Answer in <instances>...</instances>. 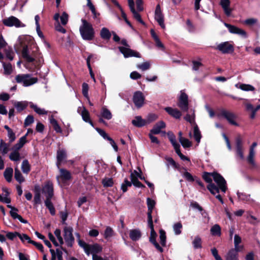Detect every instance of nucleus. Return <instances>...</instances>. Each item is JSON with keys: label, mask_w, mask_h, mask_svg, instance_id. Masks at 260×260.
Instances as JSON below:
<instances>
[{"label": "nucleus", "mask_w": 260, "mask_h": 260, "mask_svg": "<svg viewBox=\"0 0 260 260\" xmlns=\"http://www.w3.org/2000/svg\"><path fill=\"white\" fill-rule=\"evenodd\" d=\"M203 178L208 183L207 189L223 204V201L219 193L220 190L224 193L227 189L226 182L223 177L217 173L205 172L203 175Z\"/></svg>", "instance_id": "f257e3e1"}, {"label": "nucleus", "mask_w": 260, "mask_h": 260, "mask_svg": "<svg viewBox=\"0 0 260 260\" xmlns=\"http://www.w3.org/2000/svg\"><path fill=\"white\" fill-rule=\"evenodd\" d=\"M82 24L79 28V31L84 40L91 41L94 38V30L91 23L85 19H81Z\"/></svg>", "instance_id": "f03ea898"}, {"label": "nucleus", "mask_w": 260, "mask_h": 260, "mask_svg": "<svg viewBox=\"0 0 260 260\" xmlns=\"http://www.w3.org/2000/svg\"><path fill=\"white\" fill-rule=\"evenodd\" d=\"M15 107L18 112H21L25 109L28 105L36 113L39 115H46L48 112L44 109L39 107L36 104L32 102L27 101L15 102L14 104Z\"/></svg>", "instance_id": "7ed1b4c3"}, {"label": "nucleus", "mask_w": 260, "mask_h": 260, "mask_svg": "<svg viewBox=\"0 0 260 260\" xmlns=\"http://www.w3.org/2000/svg\"><path fill=\"white\" fill-rule=\"evenodd\" d=\"M15 80L17 83L22 84L25 86H29L38 81V79L35 77H32L30 74H18L15 77Z\"/></svg>", "instance_id": "20e7f679"}, {"label": "nucleus", "mask_w": 260, "mask_h": 260, "mask_svg": "<svg viewBox=\"0 0 260 260\" xmlns=\"http://www.w3.org/2000/svg\"><path fill=\"white\" fill-rule=\"evenodd\" d=\"M178 106L182 111L186 112L188 110V95L183 90L180 91V95L178 99Z\"/></svg>", "instance_id": "39448f33"}, {"label": "nucleus", "mask_w": 260, "mask_h": 260, "mask_svg": "<svg viewBox=\"0 0 260 260\" xmlns=\"http://www.w3.org/2000/svg\"><path fill=\"white\" fill-rule=\"evenodd\" d=\"M73 231V228L70 226H65L63 229L64 239L67 245L69 247H72L74 242Z\"/></svg>", "instance_id": "423d86ee"}, {"label": "nucleus", "mask_w": 260, "mask_h": 260, "mask_svg": "<svg viewBox=\"0 0 260 260\" xmlns=\"http://www.w3.org/2000/svg\"><path fill=\"white\" fill-rule=\"evenodd\" d=\"M3 23L7 26L12 27L15 26L16 27H23L25 25L21 23V22L16 17L14 16H11L8 18L5 19L3 21Z\"/></svg>", "instance_id": "0eeeda50"}, {"label": "nucleus", "mask_w": 260, "mask_h": 260, "mask_svg": "<svg viewBox=\"0 0 260 260\" xmlns=\"http://www.w3.org/2000/svg\"><path fill=\"white\" fill-rule=\"evenodd\" d=\"M218 116H221V117H224L225 119H226L228 121V122L230 124H231L232 125H238L237 122L235 121V119H236V116L235 114L232 112H230L229 111H228V110H226L224 109H222L220 111V113L218 115Z\"/></svg>", "instance_id": "6e6552de"}, {"label": "nucleus", "mask_w": 260, "mask_h": 260, "mask_svg": "<svg viewBox=\"0 0 260 260\" xmlns=\"http://www.w3.org/2000/svg\"><path fill=\"white\" fill-rule=\"evenodd\" d=\"M42 192L46 197V199H51L54 195L53 185L52 182H46L42 188Z\"/></svg>", "instance_id": "1a4fd4ad"}, {"label": "nucleus", "mask_w": 260, "mask_h": 260, "mask_svg": "<svg viewBox=\"0 0 260 260\" xmlns=\"http://www.w3.org/2000/svg\"><path fill=\"white\" fill-rule=\"evenodd\" d=\"M118 49L125 58L130 57H141V55L139 52L130 49L129 47H119Z\"/></svg>", "instance_id": "9d476101"}, {"label": "nucleus", "mask_w": 260, "mask_h": 260, "mask_svg": "<svg viewBox=\"0 0 260 260\" xmlns=\"http://www.w3.org/2000/svg\"><path fill=\"white\" fill-rule=\"evenodd\" d=\"M224 24L231 34H237L244 38L247 37V33L244 30L226 23H224Z\"/></svg>", "instance_id": "9b49d317"}, {"label": "nucleus", "mask_w": 260, "mask_h": 260, "mask_svg": "<svg viewBox=\"0 0 260 260\" xmlns=\"http://www.w3.org/2000/svg\"><path fill=\"white\" fill-rule=\"evenodd\" d=\"M216 49L223 54H229L233 52L234 49L233 46L228 42L221 43L217 45Z\"/></svg>", "instance_id": "f8f14e48"}, {"label": "nucleus", "mask_w": 260, "mask_h": 260, "mask_svg": "<svg viewBox=\"0 0 260 260\" xmlns=\"http://www.w3.org/2000/svg\"><path fill=\"white\" fill-rule=\"evenodd\" d=\"M154 18L161 28H165V25L164 23V16L161 12L159 5H157L156 7L154 14Z\"/></svg>", "instance_id": "ddd939ff"}, {"label": "nucleus", "mask_w": 260, "mask_h": 260, "mask_svg": "<svg viewBox=\"0 0 260 260\" xmlns=\"http://www.w3.org/2000/svg\"><path fill=\"white\" fill-rule=\"evenodd\" d=\"M77 112L82 116L83 121L89 123L90 125H91L92 127H94L93 123L90 118L89 113L84 107H79L77 109Z\"/></svg>", "instance_id": "4468645a"}, {"label": "nucleus", "mask_w": 260, "mask_h": 260, "mask_svg": "<svg viewBox=\"0 0 260 260\" xmlns=\"http://www.w3.org/2000/svg\"><path fill=\"white\" fill-rule=\"evenodd\" d=\"M145 98L143 94L141 91H136L133 95V102L135 106L138 108H141L144 104Z\"/></svg>", "instance_id": "2eb2a0df"}, {"label": "nucleus", "mask_w": 260, "mask_h": 260, "mask_svg": "<svg viewBox=\"0 0 260 260\" xmlns=\"http://www.w3.org/2000/svg\"><path fill=\"white\" fill-rule=\"evenodd\" d=\"M59 170L60 175L57 177V179L58 180L59 178L62 181H68L70 180L71 178V174L70 171L66 169L58 168Z\"/></svg>", "instance_id": "dca6fc26"}, {"label": "nucleus", "mask_w": 260, "mask_h": 260, "mask_svg": "<svg viewBox=\"0 0 260 260\" xmlns=\"http://www.w3.org/2000/svg\"><path fill=\"white\" fill-rule=\"evenodd\" d=\"M244 105L246 107V110L251 112L250 118L254 119L256 112L260 109V104L257 105L255 108L253 107V105L249 103H246Z\"/></svg>", "instance_id": "f3484780"}, {"label": "nucleus", "mask_w": 260, "mask_h": 260, "mask_svg": "<svg viewBox=\"0 0 260 260\" xmlns=\"http://www.w3.org/2000/svg\"><path fill=\"white\" fill-rule=\"evenodd\" d=\"M165 110L170 115L176 119H179L181 116V112L177 109L168 107H166Z\"/></svg>", "instance_id": "a211bd4d"}, {"label": "nucleus", "mask_w": 260, "mask_h": 260, "mask_svg": "<svg viewBox=\"0 0 260 260\" xmlns=\"http://www.w3.org/2000/svg\"><path fill=\"white\" fill-rule=\"evenodd\" d=\"M230 0H220V5L222 8L224 13L226 16H229L231 14L232 10L230 8Z\"/></svg>", "instance_id": "6ab92c4d"}, {"label": "nucleus", "mask_w": 260, "mask_h": 260, "mask_svg": "<svg viewBox=\"0 0 260 260\" xmlns=\"http://www.w3.org/2000/svg\"><path fill=\"white\" fill-rule=\"evenodd\" d=\"M102 250V247L97 244L94 245H89L86 254L88 255H89L90 254H92V255H93V254H97L98 253L101 252Z\"/></svg>", "instance_id": "aec40b11"}, {"label": "nucleus", "mask_w": 260, "mask_h": 260, "mask_svg": "<svg viewBox=\"0 0 260 260\" xmlns=\"http://www.w3.org/2000/svg\"><path fill=\"white\" fill-rule=\"evenodd\" d=\"M166 127V124L163 121L157 122L150 131L151 134L157 135L161 133V129Z\"/></svg>", "instance_id": "412c9836"}, {"label": "nucleus", "mask_w": 260, "mask_h": 260, "mask_svg": "<svg viewBox=\"0 0 260 260\" xmlns=\"http://www.w3.org/2000/svg\"><path fill=\"white\" fill-rule=\"evenodd\" d=\"M237 196L241 201L245 202L248 203H252L254 202V200L250 198V195L245 192L237 191Z\"/></svg>", "instance_id": "4be33fe9"}, {"label": "nucleus", "mask_w": 260, "mask_h": 260, "mask_svg": "<svg viewBox=\"0 0 260 260\" xmlns=\"http://www.w3.org/2000/svg\"><path fill=\"white\" fill-rule=\"evenodd\" d=\"M67 157V153L64 150H58L57 151V162L56 166L57 168H59V165L61 161L63 160Z\"/></svg>", "instance_id": "5701e85b"}, {"label": "nucleus", "mask_w": 260, "mask_h": 260, "mask_svg": "<svg viewBox=\"0 0 260 260\" xmlns=\"http://www.w3.org/2000/svg\"><path fill=\"white\" fill-rule=\"evenodd\" d=\"M242 242L241 238L238 235L236 234L234 236V250H235L238 251H240L242 250L244 248V246L243 245H239V244Z\"/></svg>", "instance_id": "b1692460"}, {"label": "nucleus", "mask_w": 260, "mask_h": 260, "mask_svg": "<svg viewBox=\"0 0 260 260\" xmlns=\"http://www.w3.org/2000/svg\"><path fill=\"white\" fill-rule=\"evenodd\" d=\"M238 252L234 249H230L227 253L225 259L226 260H239Z\"/></svg>", "instance_id": "393cba45"}, {"label": "nucleus", "mask_w": 260, "mask_h": 260, "mask_svg": "<svg viewBox=\"0 0 260 260\" xmlns=\"http://www.w3.org/2000/svg\"><path fill=\"white\" fill-rule=\"evenodd\" d=\"M129 236L133 241H138L141 237V231L139 229L130 230Z\"/></svg>", "instance_id": "a878e982"}, {"label": "nucleus", "mask_w": 260, "mask_h": 260, "mask_svg": "<svg viewBox=\"0 0 260 260\" xmlns=\"http://www.w3.org/2000/svg\"><path fill=\"white\" fill-rule=\"evenodd\" d=\"M16 210H10V214L11 217L14 219H18L21 223H27L28 221L27 220L23 219L21 215L18 214V210L17 208L15 209Z\"/></svg>", "instance_id": "bb28decb"}, {"label": "nucleus", "mask_w": 260, "mask_h": 260, "mask_svg": "<svg viewBox=\"0 0 260 260\" xmlns=\"http://www.w3.org/2000/svg\"><path fill=\"white\" fill-rule=\"evenodd\" d=\"M22 55L24 59L27 62H31L34 60V57L29 54L28 49L27 46H24L22 50Z\"/></svg>", "instance_id": "cd10ccee"}, {"label": "nucleus", "mask_w": 260, "mask_h": 260, "mask_svg": "<svg viewBox=\"0 0 260 260\" xmlns=\"http://www.w3.org/2000/svg\"><path fill=\"white\" fill-rule=\"evenodd\" d=\"M101 114L103 118L107 120H110L112 117L111 112L106 106H104L102 108Z\"/></svg>", "instance_id": "c85d7f7f"}, {"label": "nucleus", "mask_w": 260, "mask_h": 260, "mask_svg": "<svg viewBox=\"0 0 260 260\" xmlns=\"http://www.w3.org/2000/svg\"><path fill=\"white\" fill-rule=\"evenodd\" d=\"M193 137L198 145L200 143L202 135L197 124H195V125L193 126Z\"/></svg>", "instance_id": "c756f323"}, {"label": "nucleus", "mask_w": 260, "mask_h": 260, "mask_svg": "<svg viewBox=\"0 0 260 260\" xmlns=\"http://www.w3.org/2000/svg\"><path fill=\"white\" fill-rule=\"evenodd\" d=\"M27 142L26 136L21 137L18 140V142L14 146L13 149H16L19 150L20 149L24 144Z\"/></svg>", "instance_id": "7c9ffc66"}, {"label": "nucleus", "mask_w": 260, "mask_h": 260, "mask_svg": "<svg viewBox=\"0 0 260 260\" xmlns=\"http://www.w3.org/2000/svg\"><path fill=\"white\" fill-rule=\"evenodd\" d=\"M50 123L52 125L54 131L57 133H61L62 129L60 126L58 125L57 121L51 116L49 118Z\"/></svg>", "instance_id": "2f4dec72"}, {"label": "nucleus", "mask_w": 260, "mask_h": 260, "mask_svg": "<svg viewBox=\"0 0 260 260\" xmlns=\"http://www.w3.org/2000/svg\"><path fill=\"white\" fill-rule=\"evenodd\" d=\"M132 124L137 127H142L145 125L146 122L141 116H136L135 118L132 120Z\"/></svg>", "instance_id": "473e14b6"}, {"label": "nucleus", "mask_w": 260, "mask_h": 260, "mask_svg": "<svg viewBox=\"0 0 260 260\" xmlns=\"http://www.w3.org/2000/svg\"><path fill=\"white\" fill-rule=\"evenodd\" d=\"M13 173V170L12 168H7L4 171V177L8 182H10L11 181Z\"/></svg>", "instance_id": "72a5a7b5"}, {"label": "nucleus", "mask_w": 260, "mask_h": 260, "mask_svg": "<svg viewBox=\"0 0 260 260\" xmlns=\"http://www.w3.org/2000/svg\"><path fill=\"white\" fill-rule=\"evenodd\" d=\"M19 150L13 149V151L10 154L9 158L14 161H18L20 160L21 157Z\"/></svg>", "instance_id": "f704fd0d"}, {"label": "nucleus", "mask_w": 260, "mask_h": 260, "mask_svg": "<svg viewBox=\"0 0 260 260\" xmlns=\"http://www.w3.org/2000/svg\"><path fill=\"white\" fill-rule=\"evenodd\" d=\"M51 199H46L45 201V205L49 210L50 214L52 215H54L55 214V209L51 201Z\"/></svg>", "instance_id": "c9c22d12"}, {"label": "nucleus", "mask_w": 260, "mask_h": 260, "mask_svg": "<svg viewBox=\"0 0 260 260\" xmlns=\"http://www.w3.org/2000/svg\"><path fill=\"white\" fill-rule=\"evenodd\" d=\"M211 234L213 236H220L221 235L220 226L217 224H214L210 229Z\"/></svg>", "instance_id": "e433bc0d"}, {"label": "nucleus", "mask_w": 260, "mask_h": 260, "mask_svg": "<svg viewBox=\"0 0 260 260\" xmlns=\"http://www.w3.org/2000/svg\"><path fill=\"white\" fill-rule=\"evenodd\" d=\"M14 177L16 180L19 183L24 181V178L17 167L15 168Z\"/></svg>", "instance_id": "4c0bfd02"}, {"label": "nucleus", "mask_w": 260, "mask_h": 260, "mask_svg": "<svg viewBox=\"0 0 260 260\" xmlns=\"http://www.w3.org/2000/svg\"><path fill=\"white\" fill-rule=\"evenodd\" d=\"M101 37L105 40H109L111 37V34L109 29L106 27H103L100 32Z\"/></svg>", "instance_id": "58836bf2"}, {"label": "nucleus", "mask_w": 260, "mask_h": 260, "mask_svg": "<svg viewBox=\"0 0 260 260\" xmlns=\"http://www.w3.org/2000/svg\"><path fill=\"white\" fill-rule=\"evenodd\" d=\"M21 170L22 172L25 174H28L30 170V167L27 160L25 159L22 161Z\"/></svg>", "instance_id": "ea45409f"}, {"label": "nucleus", "mask_w": 260, "mask_h": 260, "mask_svg": "<svg viewBox=\"0 0 260 260\" xmlns=\"http://www.w3.org/2000/svg\"><path fill=\"white\" fill-rule=\"evenodd\" d=\"M137 68L142 71H145L150 68V63L149 61H145L141 64H138L136 66Z\"/></svg>", "instance_id": "a19ab883"}, {"label": "nucleus", "mask_w": 260, "mask_h": 260, "mask_svg": "<svg viewBox=\"0 0 260 260\" xmlns=\"http://www.w3.org/2000/svg\"><path fill=\"white\" fill-rule=\"evenodd\" d=\"M155 202L154 200L150 199H147V205L148 206V213L147 214H149L152 215V212L153 209L155 206Z\"/></svg>", "instance_id": "79ce46f5"}, {"label": "nucleus", "mask_w": 260, "mask_h": 260, "mask_svg": "<svg viewBox=\"0 0 260 260\" xmlns=\"http://www.w3.org/2000/svg\"><path fill=\"white\" fill-rule=\"evenodd\" d=\"M114 232L113 229L110 226H107L104 232V238L108 240L114 235Z\"/></svg>", "instance_id": "37998d69"}, {"label": "nucleus", "mask_w": 260, "mask_h": 260, "mask_svg": "<svg viewBox=\"0 0 260 260\" xmlns=\"http://www.w3.org/2000/svg\"><path fill=\"white\" fill-rule=\"evenodd\" d=\"M254 151H253L252 150L251 151H249V153L247 158L248 162L253 167H256V163L255 162L254 159Z\"/></svg>", "instance_id": "c03bdc74"}, {"label": "nucleus", "mask_w": 260, "mask_h": 260, "mask_svg": "<svg viewBox=\"0 0 260 260\" xmlns=\"http://www.w3.org/2000/svg\"><path fill=\"white\" fill-rule=\"evenodd\" d=\"M184 119L188 122H189L190 124H193L195 125V113L194 110H192V113L191 115L187 114L185 116Z\"/></svg>", "instance_id": "a18cd8bd"}, {"label": "nucleus", "mask_w": 260, "mask_h": 260, "mask_svg": "<svg viewBox=\"0 0 260 260\" xmlns=\"http://www.w3.org/2000/svg\"><path fill=\"white\" fill-rule=\"evenodd\" d=\"M173 230L175 234L176 235H180L181 233V229L182 225L180 222L175 223L173 226Z\"/></svg>", "instance_id": "49530a36"}, {"label": "nucleus", "mask_w": 260, "mask_h": 260, "mask_svg": "<svg viewBox=\"0 0 260 260\" xmlns=\"http://www.w3.org/2000/svg\"><path fill=\"white\" fill-rule=\"evenodd\" d=\"M3 68L4 69V74L6 75H10L12 72V67L11 63H6L2 62Z\"/></svg>", "instance_id": "de8ad7c7"}, {"label": "nucleus", "mask_w": 260, "mask_h": 260, "mask_svg": "<svg viewBox=\"0 0 260 260\" xmlns=\"http://www.w3.org/2000/svg\"><path fill=\"white\" fill-rule=\"evenodd\" d=\"M239 88L242 90L246 91H252L255 90L254 86L250 84H242L240 85Z\"/></svg>", "instance_id": "09e8293b"}, {"label": "nucleus", "mask_w": 260, "mask_h": 260, "mask_svg": "<svg viewBox=\"0 0 260 260\" xmlns=\"http://www.w3.org/2000/svg\"><path fill=\"white\" fill-rule=\"evenodd\" d=\"M102 184L104 187H111L114 182L112 178H105L102 180Z\"/></svg>", "instance_id": "8fccbe9b"}, {"label": "nucleus", "mask_w": 260, "mask_h": 260, "mask_svg": "<svg viewBox=\"0 0 260 260\" xmlns=\"http://www.w3.org/2000/svg\"><path fill=\"white\" fill-rule=\"evenodd\" d=\"M132 185V180L128 181L127 179H125L124 182L122 183L121 186V189L122 190L123 192L127 191V188L131 187Z\"/></svg>", "instance_id": "3c124183"}, {"label": "nucleus", "mask_w": 260, "mask_h": 260, "mask_svg": "<svg viewBox=\"0 0 260 260\" xmlns=\"http://www.w3.org/2000/svg\"><path fill=\"white\" fill-rule=\"evenodd\" d=\"M194 248L198 249L202 247V240L200 237L196 236L192 242Z\"/></svg>", "instance_id": "603ef678"}, {"label": "nucleus", "mask_w": 260, "mask_h": 260, "mask_svg": "<svg viewBox=\"0 0 260 260\" xmlns=\"http://www.w3.org/2000/svg\"><path fill=\"white\" fill-rule=\"evenodd\" d=\"M131 11L133 13V17L140 23L143 25H145V23L141 18V15L135 10V9L131 10Z\"/></svg>", "instance_id": "864d4df0"}, {"label": "nucleus", "mask_w": 260, "mask_h": 260, "mask_svg": "<svg viewBox=\"0 0 260 260\" xmlns=\"http://www.w3.org/2000/svg\"><path fill=\"white\" fill-rule=\"evenodd\" d=\"M160 243L162 246H165L166 244V233L163 230L159 231Z\"/></svg>", "instance_id": "5fc2aeb1"}, {"label": "nucleus", "mask_w": 260, "mask_h": 260, "mask_svg": "<svg viewBox=\"0 0 260 260\" xmlns=\"http://www.w3.org/2000/svg\"><path fill=\"white\" fill-rule=\"evenodd\" d=\"M131 179L132 180V184L137 187H144V185H143L137 178H135L133 177V174H131Z\"/></svg>", "instance_id": "6e6d98bb"}, {"label": "nucleus", "mask_w": 260, "mask_h": 260, "mask_svg": "<svg viewBox=\"0 0 260 260\" xmlns=\"http://www.w3.org/2000/svg\"><path fill=\"white\" fill-rule=\"evenodd\" d=\"M54 234L58 241V244L59 245H62L64 243L63 239L61 236V231L59 229H56L54 231Z\"/></svg>", "instance_id": "4d7b16f0"}, {"label": "nucleus", "mask_w": 260, "mask_h": 260, "mask_svg": "<svg viewBox=\"0 0 260 260\" xmlns=\"http://www.w3.org/2000/svg\"><path fill=\"white\" fill-rule=\"evenodd\" d=\"M148 215V226L151 229V234L152 235L153 233L155 235V232L154 230L153 224V221H152V216L151 214H147Z\"/></svg>", "instance_id": "13d9d810"}, {"label": "nucleus", "mask_w": 260, "mask_h": 260, "mask_svg": "<svg viewBox=\"0 0 260 260\" xmlns=\"http://www.w3.org/2000/svg\"><path fill=\"white\" fill-rule=\"evenodd\" d=\"M167 135H168V138L169 139V140L170 141L173 146H174L176 145L179 144L176 141L175 136L173 134V133L172 132H169L167 133Z\"/></svg>", "instance_id": "bf43d9fd"}, {"label": "nucleus", "mask_w": 260, "mask_h": 260, "mask_svg": "<svg viewBox=\"0 0 260 260\" xmlns=\"http://www.w3.org/2000/svg\"><path fill=\"white\" fill-rule=\"evenodd\" d=\"M179 142L184 148H189L192 145L191 142L185 138L182 139Z\"/></svg>", "instance_id": "052dcab7"}, {"label": "nucleus", "mask_w": 260, "mask_h": 260, "mask_svg": "<svg viewBox=\"0 0 260 260\" xmlns=\"http://www.w3.org/2000/svg\"><path fill=\"white\" fill-rule=\"evenodd\" d=\"M18 237L24 243L27 242L28 243H31L32 242V240L30 239V237L26 234H19Z\"/></svg>", "instance_id": "680f3d73"}, {"label": "nucleus", "mask_w": 260, "mask_h": 260, "mask_svg": "<svg viewBox=\"0 0 260 260\" xmlns=\"http://www.w3.org/2000/svg\"><path fill=\"white\" fill-rule=\"evenodd\" d=\"M60 19L61 24L63 25H66L68 22V14L65 12H63L61 16L60 17Z\"/></svg>", "instance_id": "e2e57ef3"}, {"label": "nucleus", "mask_w": 260, "mask_h": 260, "mask_svg": "<svg viewBox=\"0 0 260 260\" xmlns=\"http://www.w3.org/2000/svg\"><path fill=\"white\" fill-rule=\"evenodd\" d=\"M0 151H2V153L3 155L7 154L8 152V146L7 144L3 142V140H1Z\"/></svg>", "instance_id": "0e129e2a"}, {"label": "nucleus", "mask_w": 260, "mask_h": 260, "mask_svg": "<svg viewBox=\"0 0 260 260\" xmlns=\"http://www.w3.org/2000/svg\"><path fill=\"white\" fill-rule=\"evenodd\" d=\"M246 218L249 220V222L250 224L255 225L257 223L259 222V220L257 219V218L249 214L248 215H247Z\"/></svg>", "instance_id": "69168bd1"}, {"label": "nucleus", "mask_w": 260, "mask_h": 260, "mask_svg": "<svg viewBox=\"0 0 260 260\" xmlns=\"http://www.w3.org/2000/svg\"><path fill=\"white\" fill-rule=\"evenodd\" d=\"M166 160L168 162L167 166L171 165L175 169L178 168L179 165L176 163L172 157H167L166 158Z\"/></svg>", "instance_id": "338daca9"}, {"label": "nucleus", "mask_w": 260, "mask_h": 260, "mask_svg": "<svg viewBox=\"0 0 260 260\" xmlns=\"http://www.w3.org/2000/svg\"><path fill=\"white\" fill-rule=\"evenodd\" d=\"M257 20L255 18H251L245 20L243 21V23L248 26H252L256 23Z\"/></svg>", "instance_id": "774afa93"}]
</instances>
